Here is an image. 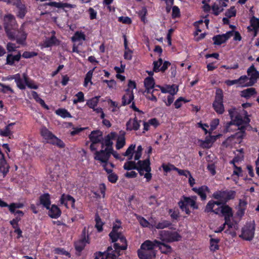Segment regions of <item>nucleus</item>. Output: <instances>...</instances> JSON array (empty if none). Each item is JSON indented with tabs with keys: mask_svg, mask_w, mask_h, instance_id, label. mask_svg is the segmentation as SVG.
Masks as SVG:
<instances>
[{
	"mask_svg": "<svg viewBox=\"0 0 259 259\" xmlns=\"http://www.w3.org/2000/svg\"><path fill=\"white\" fill-rule=\"evenodd\" d=\"M192 190L200 196L202 200H205L206 199V194L209 192L208 187L205 185L202 186L199 188L193 187Z\"/></svg>",
	"mask_w": 259,
	"mask_h": 259,
	"instance_id": "nucleus-18",
	"label": "nucleus"
},
{
	"mask_svg": "<svg viewBox=\"0 0 259 259\" xmlns=\"http://www.w3.org/2000/svg\"><path fill=\"white\" fill-rule=\"evenodd\" d=\"M162 168H163V170L166 172H169L172 170H176L177 171L178 170V168L175 167L172 164H168V165L163 164Z\"/></svg>",
	"mask_w": 259,
	"mask_h": 259,
	"instance_id": "nucleus-61",
	"label": "nucleus"
},
{
	"mask_svg": "<svg viewBox=\"0 0 259 259\" xmlns=\"http://www.w3.org/2000/svg\"><path fill=\"white\" fill-rule=\"evenodd\" d=\"M101 165L107 173L110 174L112 171V168L114 167V164L108 161Z\"/></svg>",
	"mask_w": 259,
	"mask_h": 259,
	"instance_id": "nucleus-52",
	"label": "nucleus"
},
{
	"mask_svg": "<svg viewBox=\"0 0 259 259\" xmlns=\"http://www.w3.org/2000/svg\"><path fill=\"white\" fill-rule=\"evenodd\" d=\"M69 202L71 204L72 207H73L74 206L75 199L72 196L64 194L62 195L60 198L61 204H64L67 207Z\"/></svg>",
	"mask_w": 259,
	"mask_h": 259,
	"instance_id": "nucleus-32",
	"label": "nucleus"
},
{
	"mask_svg": "<svg viewBox=\"0 0 259 259\" xmlns=\"http://www.w3.org/2000/svg\"><path fill=\"white\" fill-rule=\"evenodd\" d=\"M247 74L250 79V82L253 85L259 78V72L255 68L253 65H251L247 69Z\"/></svg>",
	"mask_w": 259,
	"mask_h": 259,
	"instance_id": "nucleus-17",
	"label": "nucleus"
},
{
	"mask_svg": "<svg viewBox=\"0 0 259 259\" xmlns=\"http://www.w3.org/2000/svg\"><path fill=\"white\" fill-rule=\"evenodd\" d=\"M23 207V204L20 203H13L9 205L10 211L12 213H15V209L16 208H20Z\"/></svg>",
	"mask_w": 259,
	"mask_h": 259,
	"instance_id": "nucleus-55",
	"label": "nucleus"
},
{
	"mask_svg": "<svg viewBox=\"0 0 259 259\" xmlns=\"http://www.w3.org/2000/svg\"><path fill=\"white\" fill-rule=\"evenodd\" d=\"M37 55V53L35 52L25 51L23 53L22 56L24 58L28 59L36 56Z\"/></svg>",
	"mask_w": 259,
	"mask_h": 259,
	"instance_id": "nucleus-60",
	"label": "nucleus"
},
{
	"mask_svg": "<svg viewBox=\"0 0 259 259\" xmlns=\"http://www.w3.org/2000/svg\"><path fill=\"white\" fill-rule=\"evenodd\" d=\"M233 33L231 31H228L222 35H217L212 37L214 41V44L215 45H221L225 42L229 38L232 36Z\"/></svg>",
	"mask_w": 259,
	"mask_h": 259,
	"instance_id": "nucleus-16",
	"label": "nucleus"
},
{
	"mask_svg": "<svg viewBox=\"0 0 259 259\" xmlns=\"http://www.w3.org/2000/svg\"><path fill=\"white\" fill-rule=\"evenodd\" d=\"M143 148L142 146L139 145L137 147V150L134 151V160H138L142 156Z\"/></svg>",
	"mask_w": 259,
	"mask_h": 259,
	"instance_id": "nucleus-53",
	"label": "nucleus"
},
{
	"mask_svg": "<svg viewBox=\"0 0 259 259\" xmlns=\"http://www.w3.org/2000/svg\"><path fill=\"white\" fill-rule=\"evenodd\" d=\"M170 217L174 220H177L179 217V211L178 209H170L169 210Z\"/></svg>",
	"mask_w": 259,
	"mask_h": 259,
	"instance_id": "nucleus-62",
	"label": "nucleus"
},
{
	"mask_svg": "<svg viewBox=\"0 0 259 259\" xmlns=\"http://www.w3.org/2000/svg\"><path fill=\"white\" fill-rule=\"evenodd\" d=\"M197 199V197L196 196L191 197L183 196L179 202L178 204L182 211H185L186 214H189L191 211L188 207L189 206L194 209H198V207L196 204Z\"/></svg>",
	"mask_w": 259,
	"mask_h": 259,
	"instance_id": "nucleus-5",
	"label": "nucleus"
},
{
	"mask_svg": "<svg viewBox=\"0 0 259 259\" xmlns=\"http://www.w3.org/2000/svg\"><path fill=\"white\" fill-rule=\"evenodd\" d=\"M167 89L168 93L169 94V95H172L173 96H174V95L176 94L178 91V88L176 85L167 86Z\"/></svg>",
	"mask_w": 259,
	"mask_h": 259,
	"instance_id": "nucleus-64",
	"label": "nucleus"
},
{
	"mask_svg": "<svg viewBox=\"0 0 259 259\" xmlns=\"http://www.w3.org/2000/svg\"><path fill=\"white\" fill-rule=\"evenodd\" d=\"M256 94L255 89L250 88L243 90L241 92V96L245 98H249L251 96Z\"/></svg>",
	"mask_w": 259,
	"mask_h": 259,
	"instance_id": "nucleus-47",
	"label": "nucleus"
},
{
	"mask_svg": "<svg viewBox=\"0 0 259 259\" xmlns=\"http://www.w3.org/2000/svg\"><path fill=\"white\" fill-rule=\"evenodd\" d=\"M41 135L47 140V143L56 145L57 147L63 148L65 145L64 143L60 139L58 138L54 135L49 131L46 127H42L40 131Z\"/></svg>",
	"mask_w": 259,
	"mask_h": 259,
	"instance_id": "nucleus-6",
	"label": "nucleus"
},
{
	"mask_svg": "<svg viewBox=\"0 0 259 259\" xmlns=\"http://www.w3.org/2000/svg\"><path fill=\"white\" fill-rule=\"evenodd\" d=\"M25 23L21 26L20 29L18 30L17 34H15V38L17 42L19 44H22L27 37V33L24 31Z\"/></svg>",
	"mask_w": 259,
	"mask_h": 259,
	"instance_id": "nucleus-22",
	"label": "nucleus"
},
{
	"mask_svg": "<svg viewBox=\"0 0 259 259\" xmlns=\"http://www.w3.org/2000/svg\"><path fill=\"white\" fill-rule=\"evenodd\" d=\"M236 11L234 7H231L226 12V16L228 18H231L232 17H234L236 15Z\"/></svg>",
	"mask_w": 259,
	"mask_h": 259,
	"instance_id": "nucleus-59",
	"label": "nucleus"
},
{
	"mask_svg": "<svg viewBox=\"0 0 259 259\" xmlns=\"http://www.w3.org/2000/svg\"><path fill=\"white\" fill-rule=\"evenodd\" d=\"M115 133L112 132L107 135L104 139L103 138L101 142L102 148H103L104 145L107 146L106 148H109V147L111 146L113 144L112 140L115 138Z\"/></svg>",
	"mask_w": 259,
	"mask_h": 259,
	"instance_id": "nucleus-24",
	"label": "nucleus"
},
{
	"mask_svg": "<svg viewBox=\"0 0 259 259\" xmlns=\"http://www.w3.org/2000/svg\"><path fill=\"white\" fill-rule=\"evenodd\" d=\"M14 80L17 87L20 90H24L26 88V82L28 79V76L26 73H23L22 75L19 73L15 74Z\"/></svg>",
	"mask_w": 259,
	"mask_h": 259,
	"instance_id": "nucleus-13",
	"label": "nucleus"
},
{
	"mask_svg": "<svg viewBox=\"0 0 259 259\" xmlns=\"http://www.w3.org/2000/svg\"><path fill=\"white\" fill-rule=\"evenodd\" d=\"M234 109L229 110V115L232 120L231 124L237 125L238 127L239 132L236 133L233 136L228 138L227 140V142L232 141L234 139H242L245 136V128L250 122V119L247 115V112L246 111H243V114L245 115L243 119L240 115H237L234 117Z\"/></svg>",
	"mask_w": 259,
	"mask_h": 259,
	"instance_id": "nucleus-2",
	"label": "nucleus"
},
{
	"mask_svg": "<svg viewBox=\"0 0 259 259\" xmlns=\"http://www.w3.org/2000/svg\"><path fill=\"white\" fill-rule=\"evenodd\" d=\"M171 225V223L166 220H163L157 224L153 223V225H151L152 228H155L157 229H162L165 228H167Z\"/></svg>",
	"mask_w": 259,
	"mask_h": 259,
	"instance_id": "nucleus-37",
	"label": "nucleus"
},
{
	"mask_svg": "<svg viewBox=\"0 0 259 259\" xmlns=\"http://www.w3.org/2000/svg\"><path fill=\"white\" fill-rule=\"evenodd\" d=\"M255 226L253 223L246 225L242 230V233L239 236L244 240H251L254 235Z\"/></svg>",
	"mask_w": 259,
	"mask_h": 259,
	"instance_id": "nucleus-11",
	"label": "nucleus"
},
{
	"mask_svg": "<svg viewBox=\"0 0 259 259\" xmlns=\"http://www.w3.org/2000/svg\"><path fill=\"white\" fill-rule=\"evenodd\" d=\"M219 122H220L219 119L218 118L213 119L211 121L210 124V131L208 132L209 134H210L212 131H213L217 128V127L218 126V125L219 124Z\"/></svg>",
	"mask_w": 259,
	"mask_h": 259,
	"instance_id": "nucleus-58",
	"label": "nucleus"
},
{
	"mask_svg": "<svg viewBox=\"0 0 259 259\" xmlns=\"http://www.w3.org/2000/svg\"><path fill=\"white\" fill-rule=\"evenodd\" d=\"M144 84L146 88L145 93H150L151 91L154 90L153 87L155 84L154 80L151 77H148L144 80Z\"/></svg>",
	"mask_w": 259,
	"mask_h": 259,
	"instance_id": "nucleus-31",
	"label": "nucleus"
},
{
	"mask_svg": "<svg viewBox=\"0 0 259 259\" xmlns=\"http://www.w3.org/2000/svg\"><path fill=\"white\" fill-rule=\"evenodd\" d=\"M220 214L222 213L225 217L226 223L230 222V218L233 216V212L231 207L228 205H223L220 207Z\"/></svg>",
	"mask_w": 259,
	"mask_h": 259,
	"instance_id": "nucleus-19",
	"label": "nucleus"
},
{
	"mask_svg": "<svg viewBox=\"0 0 259 259\" xmlns=\"http://www.w3.org/2000/svg\"><path fill=\"white\" fill-rule=\"evenodd\" d=\"M223 100V94L222 91L217 90L216 91L215 100L213 103V107L215 112L220 114H223L225 111Z\"/></svg>",
	"mask_w": 259,
	"mask_h": 259,
	"instance_id": "nucleus-9",
	"label": "nucleus"
},
{
	"mask_svg": "<svg viewBox=\"0 0 259 259\" xmlns=\"http://www.w3.org/2000/svg\"><path fill=\"white\" fill-rule=\"evenodd\" d=\"M141 120H138L137 117L130 119L126 123V130L128 131H137L140 126Z\"/></svg>",
	"mask_w": 259,
	"mask_h": 259,
	"instance_id": "nucleus-21",
	"label": "nucleus"
},
{
	"mask_svg": "<svg viewBox=\"0 0 259 259\" xmlns=\"http://www.w3.org/2000/svg\"><path fill=\"white\" fill-rule=\"evenodd\" d=\"M136 170H137L140 176H143L146 179L147 182H149L152 179L151 173V168L149 156L144 160H139L137 163Z\"/></svg>",
	"mask_w": 259,
	"mask_h": 259,
	"instance_id": "nucleus-4",
	"label": "nucleus"
},
{
	"mask_svg": "<svg viewBox=\"0 0 259 259\" xmlns=\"http://www.w3.org/2000/svg\"><path fill=\"white\" fill-rule=\"evenodd\" d=\"M134 93L132 90H126L125 94L122 98V104L123 105H126L130 104L134 100Z\"/></svg>",
	"mask_w": 259,
	"mask_h": 259,
	"instance_id": "nucleus-27",
	"label": "nucleus"
},
{
	"mask_svg": "<svg viewBox=\"0 0 259 259\" xmlns=\"http://www.w3.org/2000/svg\"><path fill=\"white\" fill-rule=\"evenodd\" d=\"M247 202L244 199H240L239 200L238 209L237 212V214L238 216L242 217L245 212V210L246 208Z\"/></svg>",
	"mask_w": 259,
	"mask_h": 259,
	"instance_id": "nucleus-36",
	"label": "nucleus"
},
{
	"mask_svg": "<svg viewBox=\"0 0 259 259\" xmlns=\"http://www.w3.org/2000/svg\"><path fill=\"white\" fill-rule=\"evenodd\" d=\"M162 64V60L161 58H159L158 61H154L153 62V71L154 72H159L160 71V66Z\"/></svg>",
	"mask_w": 259,
	"mask_h": 259,
	"instance_id": "nucleus-56",
	"label": "nucleus"
},
{
	"mask_svg": "<svg viewBox=\"0 0 259 259\" xmlns=\"http://www.w3.org/2000/svg\"><path fill=\"white\" fill-rule=\"evenodd\" d=\"M9 166L5 158H0V172L5 176L9 171Z\"/></svg>",
	"mask_w": 259,
	"mask_h": 259,
	"instance_id": "nucleus-40",
	"label": "nucleus"
},
{
	"mask_svg": "<svg viewBox=\"0 0 259 259\" xmlns=\"http://www.w3.org/2000/svg\"><path fill=\"white\" fill-rule=\"evenodd\" d=\"M94 70V69L90 70L86 74L85 78H84V83H83V86L84 87H87L88 85V84L89 83L91 84V85L93 84V82L92 81V78L93 77Z\"/></svg>",
	"mask_w": 259,
	"mask_h": 259,
	"instance_id": "nucleus-43",
	"label": "nucleus"
},
{
	"mask_svg": "<svg viewBox=\"0 0 259 259\" xmlns=\"http://www.w3.org/2000/svg\"><path fill=\"white\" fill-rule=\"evenodd\" d=\"M53 35L50 38H46L42 44V47L49 48L58 44V39L55 36V32L52 31Z\"/></svg>",
	"mask_w": 259,
	"mask_h": 259,
	"instance_id": "nucleus-25",
	"label": "nucleus"
},
{
	"mask_svg": "<svg viewBox=\"0 0 259 259\" xmlns=\"http://www.w3.org/2000/svg\"><path fill=\"white\" fill-rule=\"evenodd\" d=\"M85 36L82 32L77 31L75 33L74 35L72 37V40L73 41H79L80 44H82V41L85 40Z\"/></svg>",
	"mask_w": 259,
	"mask_h": 259,
	"instance_id": "nucleus-41",
	"label": "nucleus"
},
{
	"mask_svg": "<svg viewBox=\"0 0 259 259\" xmlns=\"http://www.w3.org/2000/svg\"><path fill=\"white\" fill-rule=\"evenodd\" d=\"M125 145V139L124 134L120 135L117 139L116 144V148L117 149H120L124 147Z\"/></svg>",
	"mask_w": 259,
	"mask_h": 259,
	"instance_id": "nucleus-44",
	"label": "nucleus"
},
{
	"mask_svg": "<svg viewBox=\"0 0 259 259\" xmlns=\"http://www.w3.org/2000/svg\"><path fill=\"white\" fill-rule=\"evenodd\" d=\"M221 207L220 202L210 200L208 201L205 208V211L206 212H212L217 214H220V208Z\"/></svg>",
	"mask_w": 259,
	"mask_h": 259,
	"instance_id": "nucleus-14",
	"label": "nucleus"
},
{
	"mask_svg": "<svg viewBox=\"0 0 259 259\" xmlns=\"http://www.w3.org/2000/svg\"><path fill=\"white\" fill-rule=\"evenodd\" d=\"M159 235V239L165 242L178 241L181 239V236L177 232L163 230L160 231Z\"/></svg>",
	"mask_w": 259,
	"mask_h": 259,
	"instance_id": "nucleus-7",
	"label": "nucleus"
},
{
	"mask_svg": "<svg viewBox=\"0 0 259 259\" xmlns=\"http://www.w3.org/2000/svg\"><path fill=\"white\" fill-rule=\"evenodd\" d=\"M55 113L58 116L62 118L71 117V114L65 109L60 108L56 110Z\"/></svg>",
	"mask_w": 259,
	"mask_h": 259,
	"instance_id": "nucleus-46",
	"label": "nucleus"
},
{
	"mask_svg": "<svg viewBox=\"0 0 259 259\" xmlns=\"http://www.w3.org/2000/svg\"><path fill=\"white\" fill-rule=\"evenodd\" d=\"M26 85L27 86V87L30 89H35V90L37 89L38 88V85L35 84V82L33 80L30 79L28 77V79H27V80L26 82Z\"/></svg>",
	"mask_w": 259,
	"mask_h": 259,
	"instance_id": "nucleus-63",
	"label": "nucleus"
},
{
	"mask_svg": "<svg viewBox=\"0 0 259 259\" xmlns=\"http://www.w3.org/2000/svg\"><path fill=\"white\" fill-rule=\"evenodd\" d=\"M220 6L217 3H214L212 6V10L215 15H218L221 12L223 11V1L219 2Z\"/></svg>",
	"mask_w": 259,
	"mask_h": 259,
	"instance_id": "nucleus-45",
	"label": "nucleus"
},
{
	"mask_svg": "<svg viewBox=\"0 0 259 259\" xmlns=\"http://www.w3.org/2000/svg\"><path fill=\"white\" fill-rule=\"evenodd\" d=\"M156 240L153 241L150 240L145 241L141 246V248L149 251L150 252H155L153 250L154 247H157V243L155 242Z\"/></svg>",
	"mask_w": 259,
	"mask_h": 259,
	"instance_id": "nucleus-30",
	"label": "nucleus"
},
{
	"mask_svg": "<svg viewBox=\"0 0 259 259\" xmlns=\"http://www.w3.org/2000/svg\"><path fill=\"white\" fill-rule=\"evenodd\" d=\"M247 28L249 32H253V36L255 37L259 32V19L252 17L250 20V25Z\"/></svg>",
	"mask_w": 259,
	"mask_h": 259,
	"instance_id": "nucleus-15",
	"label": "nucleus"
},
{
	"mask_svg": "<svg viewBox=\"0 0 259 259\" xmlns=\"http://www.w3.org/2000/svg\"><path fill=\"white\" fill-rule=\"evenodd\" d=\"M21 55L19 51L16 55L10 54L7 57V64L12 65L15 62H18L21 58Z\"/></svg>",
	"mask_w": 259,
	"mask_h": 259,
	"instance_id": "nucleus-29",
	"label": "nucleus"
},
{
	"mask_svg": "<svg viewBox=\"0 0 259 259\" xmlns=\"http://www.w3.org/2000/svg\"><path fill=\"white\" fill-rule=\"evenodd\" d=\"M212 197L218 200L217 201L220 202L221 204L229 200L234 198L235 197V192L232 191H218L213 194Z\"/></svg>",
	"mask_w": 259,
	"mask_h": 259,
	"instance_id": "nucleus-8",
	"label": "nucleus"
},
{
	"mask_svg": "<svg viewBox=\"0 0 259 259\" xmlns=\"http://www.w3.org/2000/svg\"><path fill=\"white\" fill-rule=\"evenodd\" d=\"M87 243H89L88 237H84L83 239L75 243V249L78 251H81L83 250Z\"/></svg>",
	"mask_w": 259,
	"mask_h": 259,
	"instance_id": "nucleus-35",
	"label": "nucleus"
},
{
	"mask_svg": "<svg viewBox=\"0 0 259 259\" xmlns=\"http://www.w3.org/2000/svg\"><path fill=\"white\" fill-rule=\"evenodd\" d=\"M137 218L141 226H142L144 227H148L149 228H152L151 225L153 224V222H149L143 217H138Z\"/></svg>",
	"mask_w": 259,
	"mask_h": 259,
	"instance_id": "nucleus-49",
	"label": "nucleus"
},
{
	"mask_svg": "<svg viewBox=\"0 0 259 259\" xmlns=\"http://www.w3.org/2000/svg\"><path fill=\"white\" fill-rule=\"evenodd\" d=\"M40 203L47 209H49L51 205L50 195L48 193H45L39 197Z\"/></svg>",
	"mask_w": 259,
	"mask_h": 259,
	"instance_id": "nucleus-33",
	"label": "nucleus"
},
{
	"mask_svg": "<svg viewBox=\"0 0 259 259\" xmlns=\"http://www.w3.org/2000/svg\"><path fill=\"white\" fill-rule=\"evenodd\" d=\"M94 153V159L99 161L101 164H104L109 161L111 154L110 148H106L100 151L95 150Z\"/></svg>",
	"mask_w": 259,
	"mask_h": 259,
	"instance_id": "nucleus-10",
	"label": "nucleus"
},
{
	"mask_svg": "<svg viewBox=\"0 0 259 259\" xmlns=\"http://www.w3.org/2000/svg\"><path fill=\"white\" fill-rule=\"evenodd\" d=\"M75 96L77 98L73 100V102L74 104L79 102H83L84 101V94L82 92H79L77 93Z\"/></svg>",
	"mask_w": 259,
	"mask_h": 259,
	"instance_id": "nucleus-54",
	"label": "nucleus"
},
{
	"mask_svg": "<svg viewBox=\"0 0 259 259\" xmlns=\"http://www.w3.org/2000/svg\"><path fill=\"white\" fill-rule=\"evenodd\" d=\"M238 80V84L242 87H249L252 85L251 83L250 82L249 77L246 75L241 76Z\"/></svg>",
	"mask_w": 259,
	"mask_h": 259,
	"instance_id": "nucleus-38",
	"label": "nucleus"
},
{
	"mask_svg": "<svg viewBox=\"0 0 259 259\" xmlns=\"http://www.w3.org/2000/svg\"><path fill=\"white\" fill-rule=\"evenodd\" d=\"M15 124V122H12L7 125L3 130H0V136L2 137H8L10 138L13 135L12 127Z\"/></svg>",
	"mask_w": 259,
	"mask_h": 259,
	"instance_id": "nucleus-28",
	"label": "nucleus"
},
{
	"mask_svg": "<svg viewBox=\"0 0 259 259\" xmlns=\"http://www.w3.org/2000/svg\"><path fill=\"white\" fill-rule=\"evenodd\" d=\"M100 97V96H96L87 100L86 105L91 109L96 108L99 103Z\"/></svg>",
	"mask_w": 259,
	"mask_h": 259,
	"instance_id": "nucleus-42",
	"label": "nucleus"
},
{
	"mask_svg": "<svg viewBox=\"0 0 259 259\" xmlns=\"http://www.w3.org/2000/svg\"><path fill=\"white\" fill-rule=\"evenodd\" d=\"M109 236L112 242L117 241L114 244V249L112 247H108L106 251L97 253L95 259H117L120 254V251L126 249V240L122 234V228L119 221H116L113 224Z\"/></svg>",
	"mask_w": 259,
	"mask_h": 259,
	"instance_id": "nucleus-1",
	"label": "nucleus"
},
{
	"mask_svg": "<svg viewBox=\"0 0 259 259\" xmlns=\"http://www.w3.org/2000/svg\"><path fill=\"white\" fill-rule=\"evenodd\" d=\"M136 167L137 163L132 161H128L126 162L123 165L124 169L127 170L136 169Z\"/></svg>",
	"mask_w": 259,
	"mask_h": 259,
	"instance_id": "nucleus-51",
	"label": "nucleus"
},
{
	"mask_svg": "<svg viewBox=\"0 0 259 259\" xmlns=\"http://www.w3.org/2000/svg\"><path fill=\"white\" fill-rule=\"evenodd\" d=\"M155 242L157 243V247L159 248L162 253L168 254L172 251V249L170 246L164 243V242L155 240Z\"/></svg>",
	"mask_w": 259,
	"mask_h": 259,
	"instance_id": "nucleus-23",
	"label": "nucleus"
},
{
	"mask_svg": "<svg viewBox=\"0 0 259 259\" xmlns=\"http://www.w3.org/2000/svg\"><path fill=\"white\" fill-rule=\"evenodd\" d=\"M49 210V215L52 218L56 219L61 215V212L60 209L55 205H52Z\"/></svg>",
	"mask_w": 259,
	"mask_h": 259,
	"instance_id": "nucleus-34",
	"label": "nucleus"
},
{
	"mask_svg": "<svg viewBox=\"0 0 259 259\" xmlns=\"http://www.w3.org/2000/svg\"><path fill=\"white\" fill-rule=\"evenodd\" d=\"M18 10V16L21 18H23L26 14V10L25 6L23 5L21 2L19 4V6L16 7Z\"/></svg>",
	"mask_w": 259,
	"mask_h": 259,
	"instance_id": "nucleus-50",
	"label": "nucleus"
},
{
	"mask_svg": "<svg viewBox=\"0 0 259 259\" xmlns=\"http://www.w3.org/2000/svg\"><path fill=\"white\" fill-rule=\"evenodd\" d=\"M90 139L92 142L90 145V149L92 151L96 150L97 147L96 145L101 143L103 140L102 132L100 131H94L92 132L90 135Z\"/></svg>",
	"mask_w": 259,
	"mask_h": 259,
	"instance_id": "nucleus-12",
	"label": "nucleus"
},
{
	"mask_svg": "<svg viewBox=\"0 0 259 259\" xmlns=\"http://www.w3.org/2000/svg\"><path fill=\"white\" fill-rule=\"evenodd\" d=\"M138 256L141 259H153L155 256V252L140 248L138 251Z\"/></svg>",
	"mask_w": 259,
	"mask_h": 259,
	"instance_id": "nucleus-26",
	"label": "nucleus"
},
{
	"mask_svg": "<svg viewBox=\"0 0 259 259\" xmlns=\"http://www.w3.org/2000/svg\"><path fill=\"white\" fill-rule=\"evenodd\" d=\"M220 136V135L217 136H210L206 138L204 141H200V146L204 148H209L211 147L212 144Z\"/></svg>",
	"mask_w": 259,
	"mask_h": 259,
	"instance_id": "nucleus-20",
	"label": "nucleus"
},
{
	"mask_svg": "<svg viewBox=\"0 0 259 259\" xmlns=\"http://www.w3.org/2000/svg\"><path fill=\"white\" fill-rule=\"evenodd\" d=\"M136 145L132 144L126 149V151L123 153L124 156L127 157L128 160H131L134 156V151L135 150Z\"/></svg>",
	"mask_w": 259,
	"mask_h": 259,
	"instance_id": "nucleus-39",
	"label": "nucleus"
},
{
	"mask_svg": "<svg viewBox=\"0 0 259 259\" xmlns=\"http://www.w3.org/2000/svg\"><path fill=\"white\" fill-rule=\"evenodd\" d=\"M4 25L6 32L9 39L14 40L15 38V33L13 31L16 29L18 24L15 20V17L10 14L4 16L3 18Z\"/></svg>",
	"mask_w": 259,
	"mask_h": 259,
	"instance_id": "nucleus-3",
	"label": "nucleus"
},
{
	"mask_svg": "<svg viewBox=\"0 0 259 259\" xmlns=\"http://www.w3.org/2000/svg\"><path fill=\"white\" fill-rule=\"evenodd\" d=\"M220 240L218 238H211L210 240V249L214 251L219 249V246L218 243Z\"/></svg>",
	"mask_w": 259,
	"mask_h": 259,
	"instance_id": "nucleus-48",
	"label": "nucleus"
},
{
	"mask_svg": "<svg viewBox=\"0 0 259 259\" xmlns=\"http://www.w3.org/2000/svg\"><path fill=\"white\" fill-rule=\"evenodd\" d=\"M96 221V228L97 229L98 231L99 232H101L102 231V226L103 225V223L101 220V219L99 218L98 215L96 216L95 218Z\"/></svg>",
	"mask_w": 259,
	"mask_h": 259,
	"instance_id": "nucleus-57",
	"label": "nucleus"
}]
</instances>
